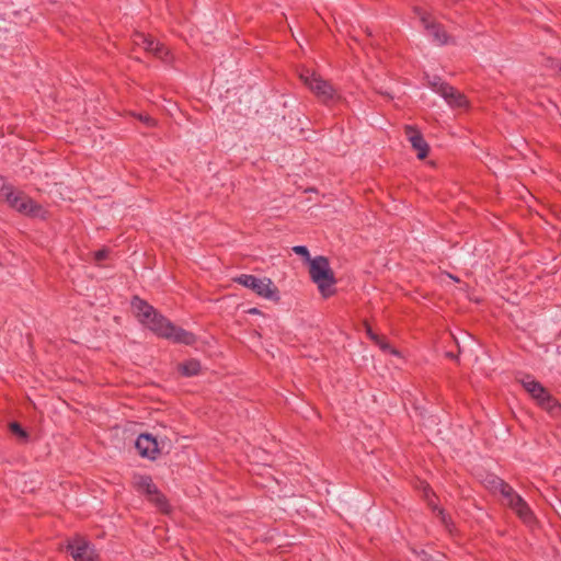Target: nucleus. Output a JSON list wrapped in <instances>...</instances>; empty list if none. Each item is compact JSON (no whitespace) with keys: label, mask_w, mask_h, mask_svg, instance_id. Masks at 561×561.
Wrapping results in <instances>:
<instances>
[{"label":"nucleus","mask_w":561,"mask_h":561,"mask_svg":"<svg viewBox=\"0 0 561 561\" xmlns=\"http://www.w3.org/2000/svg\"><path fill=\"white\" fill-rule=\"evenodd\" d=\"M419 557H420V561H434L432 556H430L425 551H422Z\"/></svg>","instance_id":"5701e85b"},{"label":"nucleus","mask_w":561,"mask_h":561,"mask_svg":"<svg viewBox=\"0 0 561 561\" xmlns=\"http://www.w3.org/2000/svg\"><path fill=\"white\" fill-rule=\"evenodd\" d=\"M135 485L138 491L145 493L146 495L149 493H154V489L157 488L151 477L149 476H136Z\"/></svg>","instance_id":"4468645a"},{"label":"nucleus","mask_w":561,"mask_h":561,"mask_svg":"<svg viewBox=\"0 0 561 561\" xmlns=\"http://www.w3.org/2000/svg\"><path fill=\"white\" fill-rule=\"evenodd\" d=\"M423 492H424V497L426 499L428 506L433 510V512H437V514L440 516L442 522L445 525H447V516H446L444 510L439 508L434 503V493L432 492V489L430 488L428 484H425L423 486Z\"/></svg>","instance_id":"f3484780"},{"label":"nucleus","mask_w":561,"mask_h":561,"mask_svg":"<svg viewBox=\"0 0 561 561\" xmlns=\"http://www.w3.org/2000/svg\"><path fill=\"white\" fill-rule=\"evenodd\" d=\"M414 12L419 16L424 28L427 31V34L433 37V42L439 46L451 42V38L446 33L445 28L440 24L432 21L430 14L423 9L415 8Z\"/></svg>","instance_id":"1a4fd4ad"},{"label":"nucleus","mask_w":561,"mask_h":561,"mask_svg":"<svg viewBox=\"0 0 561 561\" xmlns=\"http://www.w3.org/2000/svg\"><path fill=\"white\" fill-rule=\"evenodd\" d=\"M300 79L323 103L334 100V88L314 71L304 69Z\"/></svg>","instance_id":"0eeeda50"},{"label":"nucleus","mask_w":561,"mask_h":561,"mask_svg":"<svg viewBox=\"0 0 561 561\" xmlns=\"http://www.w3.org/2000/svg\"><path fill=\"white\" fill-rule=\"evenodd\" d=\"M405 135L412 146V148L416 151V156L419 159H424L428 153V145L423 138L422 134L413 126H405Z\"/></svg>","instance_id":"ddd939ff"},{"label":"nucleus","mask_w":561,"mask_h":561,"mask_svg":"<svg viewBox=\"0 0 561 561\" xmlns=\"http://www.w3.org/2000/svg\"><path fill=\"white\" fill-rule=\"evenodd\" d=\"M249 313H251V314H259L260 310L257 308H251V309H249Z\"/></svg>","instance_id":"b1692460"},{"label":"nucleus","mask_w":561,"mask_h":561,"mask_svg":"<svg viewBox=\"0 0 561 561\" xmlns=\"http://www.w3.org/2000/svg\"><path fill=\"white\" fill-rule=\"evenodd\" d=\"M434 90L439 93L444 100L454 107H465L467 105V100L463 94H461L454 87L445 83V82H436L433 83Z\"/></svg>","instance_id":"9b49d317"},{"label":"nucleus","mask_w":561,"mask_h":561,"mask_svg":"<svg viewBox=\"0 0 561 561\" xmlns=\"http://www.w3.org/2000/svg\"><path fill=\"white\" fill-rule=\"evenodd\" d=\"M131 42L135 46L144 48L146 51L152 54L164 62H169L171 60L169 49L144 33L136 32L131 37Z\"/></svg>","instance_id":"6e6552de"},{"label":"nucleus","mask_w":561,"mask_h":561,"mask_svg":"<svg viewBox=\"0 0 561 561\" xmlns=\"http://www.w3.org/2000/svg\"><path fill=\"white\" fill-rule=\"evenodd\" d=\"M67 550L75 561H96L98 553L94 547L82 537H75L69 540Z\"/></svg>","instance_id":"9d476101"},{"label":"nucleus","mask_w":561,"mask_h":561,"mask_svg":"<svg viewBox=\"0 0 561 561\" xmlns=\"http://www.w3.org/2000/svg\"><path fill=\"white\" fill-rule=\"evenodd\" d=\"M10 428L14 434L19 435L20 437L25 438L27 436L26 432L16 422L11 423Z\"/></svg>","instance_id":"412c9836"},{"label":"nucleus","mask_w":561,"mask_h":561,"mask_svg":"<svg viewBox=\"0 0 561 561\" xmlns=\"http://www.w3.org/2000/svg\"><path fill=\"white\" fill-rule=\"evenodd\" d=\"M179 371L185 377L196 376L201 371V363L197 359H188L179 365Z\"/></svg>","instance_id":"dca6fc26"},{"label":"nucleus","mask_w":561,"mask_h":561,"mask_svg":"<svg viewBox=\"0 0 561 561\" xmlns=\"http://www.w3.org/2000/svg\"><path fill=\"white\" fill-rule=\"evenodd\" d=\"M490 485L493 491L499 492L505 504L527 525L535 523V515L527 502L504 480L492 477Z\"/></svg>","instance_id":"f03ea898"},{"label":"nucleus","mask_w":561,"mask_h":561,"mask_svg":"<svg viewBox=\"0 0 561 561\" xmlns=\"http://www.w3.org/2000/svg\"><path fill=\"white\" fill-rule=\"evenodd\" d=\"M233 280L253 290L260 297L275 301L279 299L278 289L276 288L274 283L267 277L259 278L254 275L241 274L237 276Z\"/></svg>","instance_id":"423d86ee"},{"label":"nucleus","mask_w":561,"mask_h":561,"mask_svg":"<svg viewBox=\"0 0 561 561\" xmlns=\"http://www.w3.org/2000/svg\"><path fill=\"white\" fill-rule=\"evenodd\" d=\"M367 334L368 336L374 341L376 342L382 350H388L390 348L389 344H387L386 342H383L376 333L373 332V330L367 327Z\"/></svg>","instance_id":"a211bd4d"},{"label":"nucleus","mask_w":561,"mask_h":561,"mask_svg":"<svg viewBox=\"0 0 561 561\" xmlns=\"http://www.w3.org/2000/svg\"><path fill=\"white\" fill-rule=\"evenodd\" d=\"M309 273L323 297L333 295L335 278L327 257L320 255L312 259L310 261Z\"/></svg>","instance_id":"39448f33"},{"label":"nucleus","mask_w":561,"mask_h":561,"mask_svg":"<svg viewBox=\"0 0 561 561\" xmlns=\"http://www.w3.org/2000/svg\"><path fill=\"white\" fill-rule=\"evenodd\" d=\"M108 256V251L106 249L99 250L94 253L95 262H102Z\"/></svg>","instance_id":"4be33fe9"},{"label":"nucleus","mask_w":561,"mask_h":561,"mask_svg":"<svg viewBox=\"0 0 561 561\" xmlns=\"http://www.w3.org/2000/svg\"><path fill=\"white\" fill-rule=\"evenodd\" d=\"M137 118H138L141 123H144L146 126H148V127H153V126H156V121H154L152 117H150L149 115H146V114H138V115H137Z\"/></svg>","instance_id":"aec40b11"},{"label":"nucleus","mask_w":561,"mask_h":561,"mask_svg":"<svg viewBox=\"0 0 561 561\" xmlns=\"http://www.w3.org/2000/svg\"><path fill=\"white\" fill-rule=\"evenodd\" d=\"M519 381L541 409L546 410L552 417H561V404L539 381L530 375L524 376Z\"/></svg>","instance_id":"7ed1b4c3"},{"label":"nucleus","mask_w":561,"mask_h":561,"mask_svg":"<svg viewBox=\"0 0 561 561\" xmlns=\"http://www.w3.org/2000/svg\"><path fill=\"white\" fill-rule=\"evenodd\" d=\"M135 446L141 457L150 460H154L160 453L157 439L150 434H140Z\"/></svg>","instance_id":"f8f14e48"},{"label":"nucleus","mask_w":561,"mask_h":561,"mask_svg":"<svg viewBox=\"0 0 561 561\" xmlns=\"http://www.w3.org/2000/svg\"><path fill=\"white\" fill-rule=\"evenodd\" d=\"M131 307L138 320L157 335L185 345L195 343L196 337L192 332L175 327L152 306L139 297L133 298Z\"/></svg>","instance_id":"f257e3e1"},{"label":"nucleus","mask_w":561,"mask_h":561,"mask_svg":"<svg viewBox=\"0 0 561 561\" xmlns=\"http://www.w3.org/2000/svg\"><path fill=\"white\" fill-rule=\"evenodd\" d=\"M0 198L4 199L10 207L18 210L21 214L43 217L44 209L41 205L35 203L31 197L25 195L23 192L14 191L12 186L3 185L0 190Z\"/></svg>","instance_id":"20e7f679"},{"label":"nucleus","mask_w":561,"mask_h":561,"mask_svg":"<svg viewBox=\"0 0 561 561\" xmlns=\"http://www.w3.org/2000/svg\"><path fill=\"white\" fill-rule=\"evenodd\" d=\"M293 251L296 254L305 257L307 261H309V262L311 261L310 254H309V251H308L307 247H305V245H296V247L293 248Z\"/></svg>","instance_id":"6ab92c4d"},{"label":"nucleus","mask_w":561,"mask_h":561,"mask_svg":"<svg viewBox=\"0 0 561 561\" xmlns=\"http://www.w3.org/2000/svg\"><path fill=\"white\" fill-rule=\"evenodd\" d=\"M148 500L154 504V506L163 512L168 513L170 510V505L168 503L167 497L158 490V488L154 489V493H149L147 495Z\"/></svg>","instance_id":"2eb2a0df"}]
</instances>
